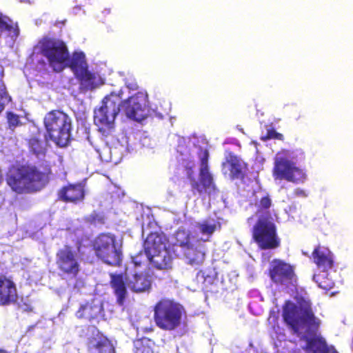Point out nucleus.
I'll list each match as a JSON object with an SVG mask.
<instances>
[{
  "label": "nucleus",
  "mask_w": 353,
  "mask_h": 353,
  "mask_svg": "<svg viewBox=\"0 0 353 353\" xmlns=\"http://www.w3.org/2000/svg\"><path fill=\"white\" fill-rule=\"evenodd\" d=\"M282 317L293 334L299 336L305 333L304 350L307 353H339L334 345L327 344L323 336L316 334L321 321L316 316L310 301L302 299L297 303L285 301L282 307Z\"/></svg>",
  "instance_id": "obj_1"
},
{
  "label": "nucleus",
  "mask_w": 353,
  "mask_h": 353,
  "mask_svg": "<svg viewBox=\"0 0 353 353\" xmlns=\"http://www.w3.org/2000/svg\"><path fill=\"white\" fill-rule=\"evenodd\" d=\"M148 98L145 92H137L125 101L117 94L111 93L102 101L101 106L94 111V123L104 137L114 129V120L122 110L127 117L141 122L148 116Z\"/></svg>",
  "instance_id": "obj_2"
},
{
  "label": "nucleus",
  "mask_w": 353,
  "mask_h": 353,
  "mask_svg": "<svg viewBox=\"0 0 353 353\" xmlns=\"http://www.w3.org/2000/svg\"><path fill=\"white\" fill-rule=\"evenodd\" d=\"M52 174L51 166L46 161L37 165L21 164L9 168L6 181L16 194H32L43 190L49 183Z\"/></svg>",
  "instance_id": "obj_3"
},
{
  "label": "nucleus",
  "mask_w": 353,
  "mask_h": 353,
  "mask_svg": "<svg viewBox=\"0 0 353 353\" xmlns=\"http://www.w3.org/2000/svg\"><path fill=\"white\" fill-rule=\"evenodd\" d=\"M39 53L47 59L39 60L37 64L42 70H46L48 65L55 72H60L67 66L69 50L66 43L55 37L44 36L37 43Z\"/></svg>",
  "instance_id": "obj_4"
},
{
  "label": "nucleus",
  "mask_w": 353,
  "mask_h": 353,
  "mask_svg": "<svg viewBox=\"0 0 353 353\" xmlns=\"http://www.w3.org/2000/svg\"><path fill=\"white\" fill-rule=\"evenodd\" d=\"M153 319L160 330L172 332L181 327L183 323V307L168 299H161L153 307Z\"/></svg>",
  "instance_id": "obj_5"
},
{
  "label": "nucleus",
  "mask_w": 353,
  "mask_h": 353,
  "mask_svg": "<svg viewBox=\"0 0 353 353\" xmlns=\"http://www.w3.org/2000/svg\"><path fill=\"white\" fill-rule=\"evenodd\" d=\"M44 125L50 139L57 145L65 147L71 139L72 120L61 110H52L44 118Z\"/></svg>",
  "instance_id": "obj_6"
},
{
  "label": "nucleus",
  "mask_w": 353,
  "mask_h": 353,
  "mask_svg": "<svg viewBox=\"0 0 353 353\" xmlns=\"http://www.w3.org/2000/svg\"><path fill=\"white\" fill-rule=\"evenodd\" d=\"M77 250L68 245L59 249L56 253L55 263L59 275L69 279H76L81 272L79 259L84 257L83 244H78Z\"/></svg>",
  "instance_id": "obj_7"
},
{
  "label": "nucleus",
  "mask_w": 353,
  "mask_h": 353,
  "mask_svg": "<svg viewBox=\"0 0 353 353\" xmlns=\"http://www.w3.org/2000/svg\"><path fill=\"white\" fill-rule=\"evenodd\" d=\"M272 175L275 180H285L294 183H303L307 179L305 170L285 157L275 158Z\"/></svg>",
  "instance_id": "obj_8"
},
{
  "label": "nucleus",
  "mask_w": 353,
  "mask_h": 353,
  "mask_svg": "<svg viewBox=\"0 0 353 353\" xmlns=\"http://www.w3.org/2000/svg\"><path fill=\"white\" fill-rule=\"evenodd\" d=\"M176 250V245L169 244H148L145 247L148 261L154 268L159 270L172 268Z\"/></svg>",
  "instance_id": "obj_9"
},
{
  "label": "nucleus",
  "mask_w": 353,
  "mask_h": 353,
  "mask_svg": "<svg viewBox=\"0 0 353 353\" xmlns=\"http://www.w3.org/2000/svg\"><path fill=\"white\" fill-rule=\"evenodd\" d=\"M200 168L199 172V180H193L191 183L192 191L194 194H210L216 190V184L212 174L210 172L208 165L209 152L208 150H201L199 153Z\"/></svg>",
  "instance_id": "obj_10"
},
{
  "label": "nucleus",
  "mask_w": 353,
  "mask_h": 353,
  "mask_svg": "<svg viewBox=\"0 0 353 353\" xmlns=\"http://www.w3.org/2000/svg\"><path fill=\"white\" fill-rule=\"evenodd\" d=\"M268 276L276 286L288 287L296 279L294 267L278 259H274L270 262Z\"/></svg>",
  "instance_id": "obj_11"
},
{
  "label": "nucleus",
  "mask_w": 353,
  "mask_h": 353,
  "mask_svg": "<svg viewBox=\"0 0 353 353\" xmlns=\"http://www.w3.org/2000/svg\"><path fill=\"white\" fill-rule=\"evenodd\" d=\"M121 244H83L87 252L94 251L95 254L104 263L111 265H119L122 261Z\"/></svg>",
  "instance_id": "obj_12"
},
{
  "label": "nucleus",
  "mask_w": 353,
  "mask_h": 353,
  "mask_svg": "<svg viewBox=\"0 0 353 353\" xmlns=\"http://www.w3.org/2000/svg\"><path fill=\"white\" fill-rule=\"evenodd\" d=\"M223 174L229 172L231 179H244L248 164L232 152H228L221 164Z\"/></svg>",
  "instance_id": "obj_13"
},
{
  "label": "nucleus",
  "mask_w": 353,
  "mask_h": 353,
  "mask_svg": "<svg viewBox=\"0 0 353 353\" xmlns=\"http://www.w3.org/2000/svg\"><path fill=\"white\" fill-rule=\"evenodd\" d=\"M252 238L256 243H279L274 223L266 219L256 221L252 229Z\"/></svg>",
  "instance_id": "obj_14"
},
{
  "label": "nucleus",
  "mask_w": 353,
  "mask_h": 353,
  "mask_svg": "<svg viewBox=\"0 0 353 353\" xmlns=\"http://www.w3.org/2000/svg\"><path fill=\"white\" fill-rule=\"evenodd\" d=\"M85 196V187L81 183H69L57 192L58 200L64 203L77 204L83 202Z\"/></svg>",
  "instance_id": "obj_15"
},
{
  "label": "nucleus",
  "mask_w": 353,
  "mask_h": 353,
  "mask_svg": "<svg viewBox=\"0 0 353 353\" xmlns=\"http://www.w3.org/2000/svg\"><path fill=\"white\" fill-rule=\"evenodd\" d=\"M172 245H176V248H180L188 264L192 266H199L203 264L205 257V248L203 244H172Z\"/></svg>",
  "instance_id": "obj_16"
},
{
  "label": "nucleus",
  "mask_w": 353,
  "mask_h": 353,
  "mask_svg": "<svg viewBox=\"0 0 353 353\" xmlns=\"http://www.w3.org/2000/svg\"><path fill=\"white\" fill-rule=\"evenodd\" d=\"M18 298L15 283L6 275L0 273V305L5 306L17 302Z\"/></svg>",
  "instance_id": "obj_17"
},
{
  "label": "nucleus",
  "mask_w": 353,
  "mask_h": 353,
  "mask_svg": "<svg viewBox=\"0 0 353 353\" xmlns=\"http://www.w3.org/2000/svg\"><path fill=\"white\" fill-rule=\"evenodd\" d=\"M87 347L90 353H115L112 341L99 332L88 339Z\"/></svg>",
  "instance_id": "obj_18"
},
{
  "label": "nucleus",
  "mask_w": 353,
  "mask_h": 353,
  "mask_svg": "<svg viewBox=\"0 0 353 353\" xmlns=\"http://www.w3.org/2000/svg\"><path fill=\"white\" fill-rule=\"evenodd\" d=\"M110 285L117 298V303L122 306L128 296L126 274H110Z\"/></svg>",
  "instance_id": "obj_19"
},
{
  "label": "nucleus",
  "mask_w": 353,
  "mask_h": 353,
  "mask_svg": "<svg viewBox=\"0 0 353 353\" xmlns=\"http://www.w3.org/2000/svg\"><path fill=\"white\" fill-rule=\"evenodd\" d=\"M314 262L319 269L327 272L334 265V256L326 247L318 245L312 252Z\"/></svg>",
  "instance_id": "obj_20"
},
{
  "label": "nucleus",
  "mask_w": 353,
  "mask_h": 353,
  "mask_svg": "<svg viewBox=\"0 0 353 353\" xmlns=\"http://www.w3.org/2000/svg\"><path fill=\"white\" fill-rule=\"evenodd\" d=\"M152 283V279L149 274L135 273L128 282V285L133 292L143 293L150 291Z\"/></svg>",
  "instance_id": "obj_21"
},
{
  "label": "nucleus",
  "mask_w": 353,
  "mask_h": 353,
  "mask_svg": "<svg viewBox=\"0 0 353 353\" xmlns=\"http://www.w3.org/2000/svg\"><path fill=\"white\" fill-rule=\"evenodd\" d=\"M74 76L79 83L80 88L86 91L92 90L100 84V76L97 73L89 70L88 67Z\"/></svg>",
  "instance_id": "obj_22"
},
{
  "label": "nucleus",
  "mask_w": 353,
  "mask_h": 353,
  "mask_svg": "<svg viewBox=\"0 0 353 353\" xmlns=\"http://www.w3.org/2000/svg\"><path fill=\"white\" fill-rule=\"evenodd\" d=\"M66 67L70 68L74 75L88 68V65L84 52L81 51L73 52L71 57L69 55Z\"/></svg>",
  "instance_id": "obj_23"
},
{
  "label": "nucleus",
  "mask_w": 353,
  "mask_h": 353,
  "mask_svg": "<svg viewBox=\"0 0 353 353\" xmlns=\"http://www.w3.org/2000/svg\"><path fill=\"white\" fill-rule=\"evenodd\" d=\"M5 32L11 37H17L19 35L17 23H14L10 18L0 13V37Z\"/></svg>",
  "instance_id": "obj_24"
},
{
  "label": "nucleus",
  "mask_w": 353,
  "mask_h": 353,
  "mask_svg": "<svg viewBox=\"0 0 353 353\" xmlns=\"http://www.w3.org/2000/svg\"><path fill=\"white\" fill-rule=\"evenodd\" d=\"M29 145L30 152L34 154L38 158L46 155V149L41 141L37 139H32L30 141Z\"/></svg>",
  "instance_id": "obj_25"
},
{
  "label": "nucleus",
  "mask_w": 353,
  "mask_h": 353,
  "mask_svg": "<svg viewBox=\"0 0 353 353\" xmlns=\"http://www.w3.org/2000/svg\"><path fill=\"white\" fill-rule=\"evenodd\" d=\"M272 205V200L269 195H265L261 198L259 202L255 203L256 208V213L258 214H267Z\"/></svg>",
  "instance_id": "obj_26"
},
{
  "label": "nucleus",
  "mask_w": 353,
  "mask_h": 353,
  "mask_svg": "<svg viewBox=\"0 0 353 353\" xmlns=\"http://www.w3.org/2000/svg\"><path fill=\"white\" fill-rule=\"evenodd\" d=\"M167 241V236L161 230H159L148 232L144 243H165Z\"/></svg>",
  "instance_id": "obj_27"
},
{
  "label": "nucleus",
  "mask_w": 353,
  "mask_h": 353,
  "mask_svg": "<svg viewBox=\"0 0 353 353\" xmlns=\"http://www.w3.org/2000/svg\"><path fill=\"white\" fill-rule=\"evenodd\" d=\"M11 100V97L8 94L3 81L0 79V114Z\"/></svg>",
  "instance_id": "obj_28"
},
{
  "label": "nucleus",
  "mask_w": 353,
  "mask_h": 353,
  "mask_svg": "<svg viewBox=\"0 0 353 353\" xmlns=\"http://www.w3.org/2000/svg\"><path fill=\"white\" fill-rule=\"evenodd\" d=\"M143 249L141 250L134 256H132V262L135 268L141 267L147 261H148V254L145 252V247L147 246L148 244H143Z\"/></svg>",
  "instance_id": "obj_29"
},
{
  "label": "nucleus",
  "mask_w": 353,
  "mask_h": 353,
  "mask_svg": "<svg viewBox=\"0 0 353 353\" xmlns=\"http://www.w3.org/2000/svg\"><path fill=\"white\" fill-rule=\"evenodd\" d=\"M218 225L220 226L219 223H210L208 221H204L201 223H199L198 227L199 228L200 232L202 234H206L207 236H210L215 232Z\"/></svg>",
  "instance_id": "obj_30"
},
{
  "label": "nucleus",
  "mask_w": 353,
  "mask_h": 353,
  "mask_svg": "<svg viewBox=\"0 0 353 353\" xmlns=\"http://www.w3.org/2000/svg\"><path fill=\"white\" fill-rule=\"evenodd\" d=\"M92 308L93 307L89 303L82 305L77 311V315L79 318H87L92 319L94 317L93 315L90 314V312Z\"/></svg>",
  "instance_id": "obj_31"
},
{
  "label": "nucleus",
  "mask_w": 353,
  "mask_h": 353,
  "mask_svg": "<svg viewBox=\"0 0 353 353\" xmlns=\"http://www.w3.org/2000/svg\"><path fill=\"white\" fill-rule=\"evenodd\" d=\"M6 118L8 120L9 128L10 129H14L21 124L19 115L12 112H7Z\"/></svg>",
  "instance_id": "obj_32"
},
{
  "label": "nucleus",
  "mask_w": 353,
  "mask_h": 353,
  "mask_svg": "<svg viewBox=\"0 0 353 353\" xmlns=\"http://www.w3.org/2000/svg\"><path fill=\"white\" fill-rule=\"evenodd\" d=\"M261 139L264 141L270 139L283 141L284 137L282 134L277 132L274 128H270L267 130L266 134Z\"/></svg>",
  "instance_id": "obj_33"
},
{
  "label": "nucleus",
  "mask_w": 353,
  "mask_h": 353,
  "mask_svg": "<svg viewBox=\"0 0 353 353\" xmlns=\"http://www.w3.org/2000/svg\"><path fill=\"white\" fill-rule=\"evenodd\" d=\"M88 221L90 223L93 225H102L105 223V217L102 214L94 212L89 216V217L88 218Z\"/></svg>",
  "instance_id": "obj_34"
},
{
  "label": "nucleus",
  "mask_w": 353,
  "mask_h": 353,
  "mask_svg": "<svg viewBox=\"0 0 353 353\" xmlns=\"http://www.w3.org/2000/svg\"><path fill=\"white\" fill-rule=\"evenodd\" d=\"M97 241L98 243H116V238L112 233H101L98 236Z\"/></svg>",
  "instance_id": "obj_35"
},
{
  "label": "nucleus",
  "mask_w": 353,
  "mask_h": 353,
  "mask_svg": "<svg viewBox=\"0 0 353 353\" xmlns=\"http://www.w3.org/2000/svg\"><path fill=\"white\" fill-rule=\"evenodd\" d=\"M194 168V163L193 161H188L185 166L187 178L190 180V183H192L193 180L195 179Z\"/></svg>",
  "instance_id": "obj_36"
},
{
  "label": "nucleus",
  "mask_w": 353,
  "mask_h": 353,
  "mask_svg": "<svg viewBox=\"0 0 353 353\" xmlns=\"http://www.w3.org/2000/svg\"><path fill=\"white\" fill-rule=\"evenodd\" d=\"M125 85L128 88L132 90H137L138 89V85L134 79H125Z\"/></svg>",
  "instance_id": "obj_37"
},
{
  "label": "nucleus",
  "mask_w": 353,
  "mask_h": 353,
  "mask_svg": "<svg viewBox=\"0 0 353 353\" xmlns=\"http://www.w3.org/2000/svg\"><path fill=\"white\" fill-rule=\"evenodd\" d=\"M279 244H259L261 250L274 249L278 247Z\"/></svg>",
  "instance_id": "obj_38"
},
{
  "label": "nucleus",
  "mask_w": 353,
  "mask_h": 353,
  "mask_svg": "<svg viewBox=\"0 0 353 353\" xmlns=\"http://www.w3.org/2000/svg\"><path fill=\"white\" fill-rule=\"evenodd\" d=\"M294 194L296 196H305L306 194L303 190L297 188L294 190Z\"/></svg>",
  "instance_id": "obj_39"
},
{
  "label": "nucleus",
  "mask_w": 353,
  "mask_h": 353,
  "mask_svg": "<svg viewBox=\"0 0 353 353\" xmlns=\"http://www.w3.org/2000/svg\"><path fill=\"white\" fill-rule=\"evenodd\" d=\"M0 353H10V352L8 351H7L6 350L0 348Z\"/></svg>",
  "instance_id": "obj_40"
},
{
  "label": "nucleus",
  "mask_w": 353,
  "mask_h": 353,
  "mask_svg": "<svg viewBox=\"0 0 353 353\" xmlns=\"http://www.w3.org/2000/svg\"><path fill=\"white\" fill-rule=\"evenodd\" d=\"M145 330L147 332H152V331H153V328L152 327H150L149 328H145Z\"/></svg>",
  "instance_id": "obj_41"
},
{
  "label": "nucleus",
  "mask_w": 353,
  "mask_h": 353,
  "mask_svg": "<svg viewBox=\"0 0 353 353\" xmlns=\"http://www.w3.org/2000/svg\"><path fill=\"white\" fill-rule=\"evenodd\" d=\"M252 219V217H249V218H248V221H250V220H251Z\"/></svg>",
  "instance_id": "obj_42"
}]
</instances>
